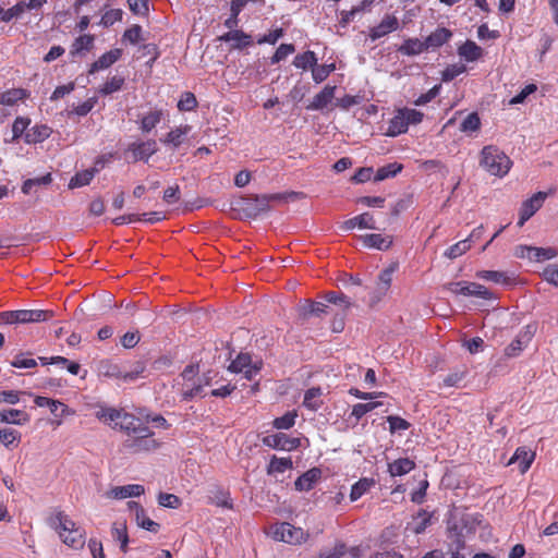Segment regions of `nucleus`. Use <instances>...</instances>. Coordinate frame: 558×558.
<instances>
[{
  "label": "nucleus",
  "instance_id": "nucleus-55",
  "mask_svg": "<svg viewBox=\"0 0 558 558\" xmlns=\"http://www.w3.org/2000/svg\"><path fill=\"white\" fill-rule=\"evenodd\" d=\"M25 13V10L21 2H17L13 7L4 10L3 15L1 16V22L9 23L12 20H17L22 17Z\"/></svg>",
  "mask_w": 558,
  "mask_h": 558
},
{
  "label": "nucleus",
  "instance_id": "nucleus-15",
  "mask_svg": "<svg viewBox=\"0 0 558 558\" xmlns=\"http://www.w3.org/2000/svg\"><path fill=\"white\" fill-rule=\"evenodd\" d=\"M124 366L110 360H101L97 364V373L100 377L124 381Z\"/></svg>",
  "mask_w": 558,
  "mask_h": 558
},
{
  "label": "nucleus",
  "instance_id": "nucleus-31",
  "mask_svg": "<svg viewBox=\"0 0 558 558\" xmlns=\"http://www.w3.org/2000/svg\"><path fill=\"white\" fill-rule=\"evenodd\" d=\"M534 460V453L531 451H527L525 448L519 447L514 451L513 456L509 460L508 464H513L515 462L519 463V469L521 473H525L532 462Z\"/></svg>",
  "mask_w": 558,
  "mask_h": 558
},
{
  "label": "nucleus",
  "instance_id": "nucleus-24",
  "mask_svg": "<svg viewBox=\"0 0 558 558\" xmlns=\"http://www.w3.org/2000/svg\"><path fill=\"white\" fill-rule=\"evenodd\" d=\"M272 198H275V196L255 195L245 201V209L251 216H257L269 209V202Z\"/></svg>",
  "mask_w": 558,
  "mask_h": 558
},
{
  "label": "nucleus",
  "instance_id": "nucleus-28",
  "mask_svg": "<svg viewBox=\"0 0 558 558\" xmlns=\"http://www.w3.org/2000/svg\"><path fill=\"white\" fill-rule=\"evenodd\" d=\"M432 518L433 513L421 510L412 521L408 523L407 530L416 535L422 534L432 524Z\"/></svg>",
  "mask_w": 558,
  "mask_h": 558
},
{
  "label": "nucleus",
  "instance_id": "nucleus-11",
  "mask_svg": "<svg viewBox=\"0 0 558 558\" xmlns=\"http://www.w3.org/2000/svg\"><path fill=\"white\" fill-rule=\"evenodd\" d=\"M263 444L272 449L291 451L300 446V439L291 438L283 433H277L264 437Z\"/></svg>",
  "mask_w": 558,
  "mask_h": 558
},
{
  "label": "nucleus",
  "instance_id": "nucleus-30",
  "mask_svg": "<svg viewBox=\"0 0 558 558\" xmlns=\"http://www.w3.org/2000/svg\"><path fill=\"white\" fill-rule=\"evenodd\" d=\"M458 54L466 62H474L483 54V49L472 40H466L458 48Z\"/></svg>",
  "mask_w": 558,
  "mask_h": 558
},
{
  "label": "nucleus",
  "instance_id": "nucleus-13",
  "mask_svg": "<svg viewBox=\"0 0 558 558\" xmlns=\"http://www.w3.org/2000/svg\"><path fill=\"white\" fill-rule=\"evenodd\" d=\"M399 28V21L395 15L386 14L380 23L369 28L368 36L375 41Z\"/></svg>",
  "mask_w": 558,
  "mask_h": 558
},
{
  "label": "nucleus",
  "instance_id": "nucleus-52",
  "mask_svg": "<svg viewBox=\"0 0 558 558\" xmlns=\"http://www.w3.org/2000/svg\"><path fill=\"white\" fill-rule=\"evenodd\" d=\"M296 412H287L280 417L275 418L274 427L277 429H289L295 424Z\"/></svg>",
  "mask_w": 558,
  "mask_h": 558
},
{
  "label": "nucleus",
  "instance_id": "nucleus-18",
  "mask_svg": "<svg viewBox=\"0 0 558 558\" xmlns=\"http://www.w3.org/2000/svg\"><path fill=\"white\" fill-rule=\"evenodd\" d=\"M105 162L101 159L96 160L95 167L77 172L71 178L69 189H76L88 185L95 174L104 167Z\"/></svg>",
  "mask_w": 558,
  "mask_h": 558
},
{
  "label": "nucleus",
  "instance_id": "nucleus-23",
  "mask_svg": "<svg viewBox=\"0 0 558 558\" xmlns=\"http://www.w3.org/2000/svg\"><path fill=\"white\" fill-rule=\"evenodd\" d=\"M320 475L322 472L317 468H313L306 471L295 480V489L299 492L311 490L314 487L315 483L320 478Z\"/></svg>",
  "mask_w": 558,
  "mask_h": 558
},
{
  "label": "nucleus",
  "instance_id": "nucleus-35",
  "mask_svg": "<svg viewBox=\"0 0 558 558\" xmlns=\"http://www.w3.org/2000/svg\"><path fill=\"white\" fill-rule=\"evenodd\" d=\"M415 468L413 460L401 458L389 463L388 471L391 476H402L411 472Z\"/></svg>",
  "mask_w": 558,
  "mask_h": 558
},
{
  "label": "nucleus",
  "instance_id": "nucleus-32",
  "mask_svg": "<svg viewBox=\"0 0 558 558\" xmlns=\"http://www.w3.org/2000/svg\"><path fill=\"white\" fill-rule=\"evenodd\" d=\"M28 97V93L23 88H11L0 93V106L13 107L20 100Z\"/></svg>",
  "mask_w": 558,
  "mask_h": 558
},
{
  "label": "nucleus",
  "instance_id": "nucleus-1",
  "mask_svg": "<svg viewBox=\"0 0 558 558\" xmlns=\"http://www.w3.org/2000/svg\"><path fill=\"white\" fill-rule=\"evenodd\" d=\"M95 416L110 427L125 433L128 438L146 432L147 424L142 418L123 409L100 407L96 411Z\"/></svg>",
  "mask_w": 558,
  "mask_h": 558
},
{
  "label": "nucleus",
  "instance_id": "nucleus-2",
  "mask_svg": "<svg viewBox=\"0 0 558 558\" xmlns=\"http://www.w3.org/2000/svg\"><path fill=\"white\" fill-rule=\"evenodd\" d=\"M48 524L59 535L60 539L72 549H82L86 542V533L84 529L78 526L63 511H56L48 519Z\"/></svg>",
  "mask_w": 558,
  "mask_h": 558
},
{
  "label": "nucleus",
  "instance_id": "nucleus-26",
  "mask_svg": "<svg viewBox=\"0 0 558 558\" xmlns=\"http://www.w3.org/2000/svg\"><path fill=\"white\" fill-rule=\"evenodd\" d=\"M31 420L29 414L17 409L0 410V423L25 425Z\"/></svg>",
  "mask_w": 558,
  "mask_h": 558
},
{
  "label": "nucleus",
  "instance_id": "nucleus-60",
  "mask_svg": "<svg viewBox=\"0 0 558 558\" xmlns=\"http://www.w3.org/2000/svg\"><path fill=\"white\" fill-rule=\"evenodd\" d=\"M440 89H441V85H435L434 87H432L427 93L425 94H422L420 95L414 101L413 104L415 106H425L427 105L428 102H430L432 100H434L440 93Z\"/></svg>",
  "mask_w": 558,
  "mask_h": 558
},
{
  "label": "nucleus",
  "instance_id": "nucleus-39",
  "mask_svg": "<svg viewBox=\"0 0 558 558\" xmlns=\"http://www.w3.org/2000/svg\"><path fill=\"white\" fill-rule=\"evenodd\" d=\"M94 45V36L93 35H82L77 37L72 44L70 54L76 56L82 54L85 51H89Z\"/></svg>",
  "mask_w": 558,
  "mask_h": 558
},
{
  "label": "nucleus",
  "instance_id": "nucleus-41",
  "mask_svg": "<svg viewBox=\"0 0 558 558\" xmlns=\"http://www.w3.org/2000/svg\"><path fill=\"white\" fill-rule=\"evenodd\" d=\"M52 182L51 173H46L43 177L27 179L22 184V192L26 195L33 192L34 187L49 185Z\"/></svg>",
  "mask_w": 558,
  "mask_h": 558
},
{
  "label": "nucleus",
  "instance_id": "nucleus-63",
  "mask_svg": "<svg viewBox=\"0 0 558 558\" xmlns=\"http://www.w3.org/2000/svg\"><path fill=\"white\" fill-rule=\"evenodd\" d=\"M197 106L196 98L192 93H184L179 102L178 108L180 111H191Z\"/></svg>",
  "mask_w": 558,
  "mask_h": 558
},
{
  "label": "nucleus",
  "instance_id": "nucleus-19",
  "mask_svg": "<svg viewBox=\"0 0 558 558\" xmlns=\"http://www.w3.org/2000/svg\"><path fill=\"white\" fill-rule=\"evenodd\" d=\"M219 40L225 43H232L231 48L236 50H241L252 45L251 35L240 29L225 33L219 37Z\"/></svg>",
  "mask_w": 558,
  "mask_h": 558
},
{
  "label": "nucleus",
  "instance_id": "nucleus-14",
  "mask_svg": "<svg viewBox=\"0 0 558 558\" xmlns=\"http://www.w3.org/2000/svg\"><path fill=\"white\" fill-rule=\"evenodd\" d=\"M128 507L131 511H134L135 522L140 527H142L146 531L153 532V533H157L159 531V527H160L159 523L149 519L146 515L144 508L140 504H137L135 501H129Z\"/></svg>",
  "mask_w": 558,
  "mask_h": 558
},
{
  "label": "nucleus",
  "instance_id": "nucleus-61",
  "mask_svg": "<svg viewBox=\"0 0 558 558\" xmlns=\"http://www.w3.org/2000/svg\"><path fill=\"white\" fill-rule=\"evenodd\" d=\"M211 504L216 505L217 507L227 509H232L233 507L230 494L225 490H217L216 495L211 498Z\"/></svg>",
  "mask_w": 558,
  "mask_h": 558
},
{
  "label": "nucleus",
  "instance_id": "nucleus-36",
  "mask_svg": "<svg viewBox=\"0 0 558 558\" xmlns=\"http://www.w3.org/2000/svg\"><path fill=\"white\" fill-rule=\"evenodd\" d=\"M476 277L478 279H483L486 281H490L497 284L507 286L510 283L511 279L505 271L498 270H480L476 272Z\"/></svg>",
  "mask_w": 558,
  "mask_h": 558
},
{
  "label": "nucleus",
  "instance_id": "nucleus-49",
  "mask_svg": "<svg viewBox=\"0 0 558 558\" xmlns=\"http://www.w3.org/2000/svg\"><path fill=\"white\" fill-rule=\"evenodd\" d=\"M471 248L470 239H464L453 245H451L446 252L445 255L451 259L457 258L463 255L466 251Z\"/></svg>",
  "mask_w": 558,
  "mask_h": 558
},
{
  "label": "nucleus",
  "instance_id": "nucleus-3",
  "mask_svg": "<svg viewBox=\"0 0 558 558\" xmlns=\"http://www.w3.org/2000/svg\"><path fill=\"white\" fill-rule=\"evenodd\" d=\"M480 166L490 175L502 178L510 171L512 161L497 146L487 145L481 150Z\"/></svg>",
  "mask_w": 558,
  "mask_h": 558
},
{
  "label": "nucleus",
  "instance_id": "nucleus-17",
  "mask_svg": "<svg viewBox=\"0 0 558 558\" xmlns=\"http://www.w3.org/2000/svg\"><path fill=\"white\" fill-rule=\"evenodd\" d=\"M355 228L371 229V230L377 229V227L375 225V219H374L373 215L369 213H363L359 216L348 219L340 226V229L343 231H350Z\"/></svg>",
  "mask_w": 558,
  "mask_h": 558
},
{
  "label": "nucleus",
  "instance_id": "nucleus-20",
  "mask_svg": "<svg viewBox=\"0 0 558 558\" xmlns=\"http://www.w3.org/2000/svg\"><path fill=\"white\" fill-rule=\"evenodd\" d=\"M122 56V50L119 48L111 49L100 56L95 62L92 63L88 71L89 74H94L98 71L106 70L116 63Z\"/></svg>",
  "mask_w": 558,
  "mask_h": 558
},
{
  "label": "nucleus",
  "instance_id": "nucleus-42",
  "mask_svg": "<svg viewBox=\"0 0 558 558\" xmlns=\"http://www.w3.org/2000/svg\"><path fill=\"white\" fill-rule=\"evenodd\" d=\"M124 85V77L114 75L109 78L104 85L99 88V94L102 96L111 95L116 92H119Z\"/></svg>",
  "mask_w": 558,
  "mask_h": 558
},
{
  "label": "nucleus",
  "instance_id": "nucleus-38",
  "mask_svg": "<svg viewBox=\"0 0 558 558\" xmlns=\"http://www.w3.org/2000/svg\"><path fill=\"white\" fill-rule=\"evenodd\" d=\"M375 484L373 478L363 477L357 481L352 487L350 492V500L356 501L364 494H366Z\"/></svg>",
  "mask_w": 558,
  "mask_h": 558
},
{
  "label": "nucleus",
  "instance_id": "nucleus-64",
  "mask_svg": "<svg viewBox=\"0 0 558 558\" xmlns=\"http://www.w3.org/2000/svg\"><path fill=\"white\" fill-rule=\"evenodd\" d=\"M543 278L554 287L558 288V266L548 265L543 271Z\"/></svg>",
  "mask_w": 558,
  "mask_h": 558
},
{
  "label": "nucleus",
  "instance_id": "nucleus-16",
  "mask_svg": "<svg viewBox=\"0 0 558 558\" xmlns=\"http://www.w3.org/2000/svg\"><path fill=\"white\" fill-rule=\"evenodd\" d=\"M145 492L143 485L140 484H129L124 486H114L109 489L106 495L108 498L112 499H126L130 497H140Z\"/></svg>",
  "mask_w": 558,
  "mask_h": 558
},
{
  "label": "nucleus",
  "instance_id": "nucleus-51",
  "mask_svg": "<svg viewBox=\"0 0 558 558\" xmlns=\"http://www.w3.org/2000/svg\"><path fill=\"white\" fill-rule=\"evenodd\" d=\"M481 128V119L476 112L468 114L460 125V131L464 133L475 132Z\"/></svg>",
  "mask_w": 558,
  "mask_h": 558
},
{
  "label": "nucleus",
  "instance_id": "nucleus-57",
  "mask_svg": "<svg viewBox=\"0 0 558 558\" xmlns=\"http://www.w3.org/2000/svg\"><path fill=\"white\" fill-rule=\"evenodd\" d=\"M20 440V433L12 428L0 429V442L5 447H11Z\"/></svg>",
  "mask_w": 558,
  "mask_h": 558
},
{
  "label": "nucleus",
  "instance_id": "nucleus-50",
  "mask_svg": "<svg viewBox=\"0 0 558 558\" xmlns=\"http://www.w3.org/2000/svg\"><path fill=\"white\" fill-rule=\"evenodd\" d=\"M146 367L142 362H136L134 365L124 366V383H132L140 378L145 372Z\"/></svg>",
  "mask_w": 558,
  "mask_h": 558
},
{
  "label": "nucleus",
  "instance_id": "nucleus-53",
  "mask_svg": "<svg viewBox=\"0 0 558 558\" xmlns=\"http://www.w3.org/2000/svg\"><path fill=\"white\" fill-rule=\"evenodd\" d=\"M123 11L121 9H111L104 13L100 20V25L104 27L112 26L114 23L122 20Z\"/></svg>",
  "mask_w": 558,
  "mask_h": 558
},
{
  "label": "nucleus",
  "instance_id": "nucleus-40",
  "mask_svg": "<svg viewBox=\"0 0 558 558\" xmlns=\"http://www.w3.org/2000/svg\"><path fill=\"white\" fill-rule=\"evenodd\" d=\"M317 58L314 51L307 50L303 53L296 54L293 60V65L298 69L307 70L316 65Z\"/></svg>",
  "mask_w": 558,
  "mask_h": 558
},
{
  "label": "nucleus",
  "instance_id": "nucleus-25",
  "mask_svg": "<svg viewBox=\"0 0 558 558\" xmlns=\"http://www.w3.org/2000/svg\"><path fill=\"white\" fill-rule=\"evenodd\" d=\"M335 86L326 85L317 95L314 96L312 102L307 106L308 110H323L335 97Z\"/></svg>",
  "mask_w": 558,
  "mask_h": 558
},
{
  "label": "nucleus",
  "instance_id": "nucleus-45",
  "mask_svg": "<svg viewBox=\"0 0 558 558\" xmlns=\"http://www.w3.org/2000/svg\"><path fill=\"white\" fill-rule=\"evenodd\" d=\"M292 466L290 458H277L274 456L268 465V474L283 473Z\"/></svg>",
  "mask_w": 558,
  "mask_h": 558
},
{
  "label": "nucleus",
  "instance_id": "nucleus-34",
  "mask_svg": "<svg viewBox=\"0 0 558 558\" xmlns=\"http://www.w3.org/2000/svg\"><path fill=\"white\" fill-rule=\"evenodd\" d=\"M426 50L425 40L422 41L418 38H408L398 48V51L404 56H417Z\"/></svg>",
  "mask_w": 558,
  "mask_h": 558
},
{
  "label": "nucleus",
  "instance_id": "nucleus-7",
  "mask_svg": "<svg viewBox=\"0 0 558 558\" xmlns=\"http://www.w3.org/2000/svg\"><path fill=\"white\" fill-rule=\"evenodd\" d=\"M160 442L154 438V432L146 426L145 433H138L123 441V447L132 453L153 451L159 448Z\"/></svg>",
  "mask_w": 558,
  "mask_h": 558
},
{
  "label": "nucleus",
  "instance_id": "nucleus-4",
  "mask_svg": "<svg viewBox=\"0 0 558 558\" xmlns=\"http://www.w3.org/2000/svg\"><path fill=\"white\" fill-rule=\"evenodd\" d=\"M424 119V113L416 109L403 107L395 111L393 117L389 121L385 135L397 137L408 132L410 125H417Z\"/></svg>",
  "mask_w": 558,
  "mask_h": 558
},
{
  "label": "nucleus",
  "instance_id": "nucleus-6",
  "mask_svg": "<svg viewBox=\"0 0 558 558\" xmlns=\"http://www.w3.org/2000/svg\"><path fill=\"white\" fill-rule=\"evenodd\" d=\"M271 536L275 541L291 545H300L308 538V534L303 529L296 527L289 522L275 524L271 527Z\"/></svg>",
  "mask_w": 558,
  "mask_h": 558
},
{
  "label": "nucleus",
  "instance_id": "nucleus-33",
  "mask_svg": "<svg viewBox=\"0 0 558 558\" xmlns=\"http://www.w3.org/2000/svg\"><path fill=\"white\" fill-rule=\"evenodd\" d=\"M323 390L319 387H312L304 393L303 405L311 410L317 411L323 405Z\"/></svg>",
  "mask_w": 558,
  "mask_h": 558
},
{
  "label": "nucleus",
  "instance_id": "nucleus-58",
  "mask_svg": "<svg viewBox=\"0 0 558 558\" xmlns=\"http://www.w3.org/2000/svg\"><path fill=\"white\" fill-rule=\"evenodd\" d=\"M295 50L292 44H281L274 56L271 57V64L279 63L284 60L289 54L293 53Z\"/></svg>",
  "mask_w": 558,
  "mask_h": 558
},
{
  "label": "nucleus",
  "instance_id": "nucleus-56",
  "mask_svg": "<svg viewBox=\"0 0 558 558\" xmlns=\"http://www.w3.org/2000/svg\"><path fill=\"white\" fill-rule=\"evenodd\" d=\"M158 504L165 508L177 509L181 506V499L173 494L160 493Z\"/></svg>",
  "mask_w": 558,
  "mask_h": 558
},
{
  "label": "nucleus",
  "instance_id": "nucleus-10",
  "mask_svg": "<svg viewBox=\"0 0 558 558\" xmlns=\"http://www.w3.org/2000/svg\"><path fill=\"white\" fill-rule=\"evenodd\" d=\"M534 331L535 327L532 325H527L521 329L513 341L505 349V354L508 357L518 356L532 340Z\"/></svg>",
  "mask_w": 558,
  "mask_h": 558
},
{
  "label": "nucleus",
  "instance_id": "nucleus-54",
  "mask_svg": "<svg viewBox=\"0 0 558 558\" xmlns=\"http://www.w3.org/2000/svg\"><path fill=\"white\" fill-rule=\"evenodd\" d=\"M252 357L248 354L241 353L229 365V371L232 373H240L245 369L251 363Z\"/></svg>",
  "mask_w": 558,
  "mask_h": 558
},
{
  "label": "nucleus",
  "instance_id": "nucleus-8",
  "mask_svg": "<svg viewBox=\"0 0 558 558\" xmlns=\"http://www.w3.org/2000/svg\"><path fill=\"white\" fill-rule=\"evenodd\" d=\"M397 269L398 264L393 263L379 272L376 287L369 296V304L372 306L380 302L381 299L388 293L392 282V276Z\"/></svg>",
  "mask_w": 558,
  "mask_h": 558
},
{
  "label": "nucleus",
  "instance_id": "nucleus-29",
  "mask_svg": "<svg viewBox=\"0 0 558 558\" xmlns=\"http://www.w3.org/2000/svg\"><path fill=\"white\" fill-rule=\"evenodd\" d=\"M111 537L113 541L118 542L120 544V550L122 553H128V545H129V534H128V527L125 522H113L111 525Z\"/></svg>",
  "mask_w": 558,
  "mask_h": 558
},
{
  "label": "nucleus",
  "instance_id": "nucleus-62",
  "mask_svg": "<svg viewBox=\"0 0 558 558\" xmlns=\"http://www.w3.org/2000/svg\"><path fill=\"white\" fill-rule=\"evenodd\" d=\"M29 122H31L29 119L23 118V117H17L14 120L13 125H12V134H13L12 141H16L17 138H20L23 135V133L27 129Z\"/></svg>",
  "mask_w": 558,
  "mask_h": 558
},
{
  "label": "nucleus",
  "instance_id": "nucleus-37",
  "mask_svg": "<svg viewBox=\"0 0 558 558\" xmlns=\"http://www.w3.org/2000/svg\"><path fill=\"white\" fill-rule=\"evenodd\" d=\"M191 131L190 125H181L173 130H171L167 136L161 140L165 144L172 145L173 147L180 146L184 137L187 135V133Z\"/></svg>",
  "mask_w": 558,
  "mask_h": 558
},
{
  "label": "nucleus",
  "instance_id": "nucleus-44",
  "mask_svg": "<svg viewBox=\"0 0 558 558\" xmlns=\"http://www.w3.org/2000/svg\"><path fill=\"white\" fill-rule=\"evenodd\" d=\"M402 170V165L398 162H392L379 168L375 174V181H383L388 178L396 177Z\"/></svg>",
  "mask_w": 558,
  "mask_h": 558
},
{
  "label": "nucleus",
  "instance_id": "nucleus-43",
  "mask_svg": "<svg viewBox=\"0 0 558 558\" xmlns=\"http://www.w3.org/2000/svg\"><path fill=\"white\" fill-rule=\"evenodd\" d=\"M557 256V251L553 247H536L531 248V262H544L553 259Z\"/></svg>",
  "mask_w": 558,
  "mask_h": 558
},
{
  "label": "nucleus",
  "instance_id": "nucleus-9",
  "mask_svg": "<svg viewBox=\"0 0 558 558\" xmlns=\"http://www.w3.org/2000/svg\"><path fill=\"white\" fill-rule=\"evenodd\" d=\"M548 193L537 192L529 199L524 201L520 208V218L518 226L522 227L544 204Z\"/></svg>",
  "mask_w": 558,
  "mask_h": 558
},
{
  "label": "nucleus",
  "instance_id": "nucleus-21",
  "mask_svg": "<svg viewBox=\"0 0 558 558\" xmlns=\"http://www.w3.org/2000/svg\"><path fill=\"white\" fill-rule=\"evenodd\" d=\"M209 385L208 378H196L190 384H182L181 396L183 400L189 401L195 397H203L204 387Z\"/></svg>",
  "mask_w": 558,
  "mask_h": 558
},
{
  "label": "nucleus",
  "instance_id": "nucleus-12",
  "mask_svg": "<svg viewBox=\"0 0 558 558\" xmlns=\"http://www.w3.org/2000/svg\"><path fill=\"white\" fill-rule=\"evenodd\" d=\"M157 142L148 140L145 142H135L129 145L128 150L132 153L134 161H148V159L157 151Z\"/></svg>",
  "mask_w": 558,
  "mask_h": 558
},
{
  "label": "nucleus",
  "instance_id": "nucleus-47",
  "mask_svg": "<svg viewBox=\"0 0 558 558\" xmlns=\"http://www.w3.org/2000/svg\"><path fill=\"white\" fill-rule=\"evenodd\" d=\"M336 70V65L335 63H330V64H323V65H315L312 70V76H313V80L316 82V83H322L324 82L329 75L330 73H332L333 71Z\"/></svg>",
  "mask_w": 558,
  "mask_h": 558
},
{
  "label": "nucleus",
  "instance_id": "nucleus-27",
  "mask_svg": "<svg viewBox=\"0 0 558 558\" xmlns=\"http://www.w3.org/2000/svg\"><path fill=\"white\" fill-rule=\"evenodd\" d=\"M452 37V32L446 27H438L425 38L428 49H436L445 45Z\"/></svg>",
  "mask_w": 558,
  "mask_h": 558
},
{
  "label": "nucleus",
  "instance_id": "nucleus-48",
  "mask_svg": "<svg viewBox=\"0 0 558 558\" xmlns=\"http://www.w3.org/2000/svg\"><path fill=\"white\" fill-rule=\"evenodd\" d=\"M380 404V402L356 403L352 408L351 416L359 422L366 413L375 410Z\"/></svg>",
  "mask_w": 558,
  "mask_h": 558
},
{
  "label": "nucleus",
  "instance_id": "nucleus-46",
  "mask_svg": "<svg viewBox=\"0 0 558 558\" xmlns=\"http://www.w3.org/2000/svg\"><path fill=\"white\" fill-rule=\"evenodd\" d=\"M161 116L159 110L145 114L141 120V130L145 133L150 132L160 122Z\"/></svg>",
  "mask_w": 558,
  "mask_h": 558
},
{
  "label": "nucleus",
  "instance_id": "nucleus-59",
  "mask_svg": "<svg viewBox=\"0 0 558 558\" xmlns=\"http://www.w3.org/2000/svg\"><path fill=\"white\" fill-rule=\"evenodd\" d=\"M387 422L389 423L390 433L403 432L410 428V423L400 416L389 415Z\"/></svg>",
  "mask_w": 558,
  "mask_h": 558
},
{
  "label": "nucleus",
  "instance_id": "nucleus-5",
  "mask_svg": "<svg viewBox=\"0 0 558 558\" xmlns=\"http://www.w3.org/2000/svg\"><path fill=\"white\" fill-rule=\"evenodd\" d=\"M53 316L48 310H16L0 312V325L47 322Z\"/></svg>",
  "mask_w": 558,
  "mask_h": 558
},
{
  "label": "nucleus",
  "instance_id": "nucleus-22",
  "mask_svg": "<svg viewBox=\"0 0 558 558\" xmlns=\"http://www.w3.org/2000/svg\"><path fill=\"white\" fill-rule=\"evenodd\" d=\"M359 239L362 243L369 248H377L379 251L388 250L392 244V238L388 235H381L379 233H371L360 235Z\"/></svg>",
  "mask_w": 558,
  "mask_h": 558
}]
</instances>
